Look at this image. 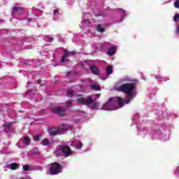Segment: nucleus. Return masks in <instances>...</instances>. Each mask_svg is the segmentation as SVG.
<instances>
[{
    "instance_id": "nucleus-29",
    "label": "nucleus",
    "mask_w": 179,
    "mask_h": 179,
    "mask_svg": "<svg viewBox=\"0 0 179 179\" xmlns=\"http://www.w3.org/2000/svg\"><path fill=\"white\" fill-rule=\"evenodd\" d=\"M155 79H163V77L161 75L155 76Z\"/></svg>"
},
{
    "instance_id": "nucleus-7",
    "label": "nucleus",
    "mask_w": 179,
    "mask_h": 179,
    "mask_svg": "<svg viewBox=\"0 0 179 179\" xmlns=\"http://www.w3.org/2000/svg\"><path fill=\"white\" fill-rule=\"evenodd\" d=\"M61 132V129L59 127H50L48 129V133L50 136H55Z\"/></svg>"
},
{
    "instance_id": "nucleus-21",
    "label": "nucleus",
    "mask_w": 179,
    "mask_h": 179,
    "mask_svg": "<svg viewBox=\"0 0 179 179\" xmlns=\"http://www.w3.org/2000/svg\"><path fill=\"white\" fill-rule=\"evenodd\" d=\"M97 31H99V33H104V31H106V29L104 28L101 27V25L98 24Z\"/></svg>"
},
{
    "instance_id": "nucleus-26",
    "label": "nucleus",
    "mask_w": 179,
    "mask_h": 179,
    "mask_svg": "<svg viewBox=\"0 0 179 179\" xmlns=\"http://www.w3.org/2000/svg\"><path fill=\"white\" fill-rule=\"evenodd\" d=\"M34 140L35 141V142H38V141H40V136L37 135L34 136Z\"/></svg>"
},
{
    "instance_id": "nucleus-4",
    "label": "nucleus",
    "mask_w": 179,
    "mask_h": 179,
    "mask_svg": "<svg viewBox=\"0 0 179 179\" xmlns=\"http://www.w3.org/2000/svg\"><path fill=\"white\" fill-rule=\"evenodd\" d=\"M60 149L64 157H69L73 155V150L71 149V147L66 143H62L60 145Z\"/></svg>"
},
{
    "instance_id": "nucleus-5",
    "label": "nucleus",
    "mask_w": 179,
    "mask_h": 179,
    "mask_svg": "<svg viewBox=\"0 0 179 179\" xmlns=\"http://www.w3.org/2000/svg\"><path fill=\"white\" fill-rule=\"evenodd\" d=\"M78 101L79 104H83V106H89L93 103V99L92 97H89L87 99L85 98H78Z\"/></svg>"
},
{
    "instance_id": "nucleus-2",
    "label": "nucleus",
    "mask_w": 179,
    "mask_h": 179,
    "mask_svg": "<svg viewBox=\"0 0 179 179\" xmlns=\"http://www.w3.org/2000/svg\"><path fill=\"white\" fill-rule=\"evenodd\" d=\"M59 173H62V166H61V164L58 162L51 163L49 174L50 176H57V174H59Z\"/></svg>"
},
{
    "instance_id": "nucleus-24",
    "label": "nucleus",
    "mask_w": 179,
    "mask_h": 179,
    "mask_svg": "<svg viewBox=\"0 0 179 179\" xmlns=\"http://www.w3.org/2000/svg\"><path fill=\"white\" fill-rule=\"evenodd\" d=\"M83 146V143L82 142H79L78 144L76 145V149H82V147Z\"/></svg>"
},
{
    "instance_id": "nucleus-20",
    "label": "nucleus",
    "mask_w": 179,
    "mask_h": 179,
    "mask_svg": "<svg viewBox=\"0 0 179 179\" xmlns=\"http://www.w3.org/2000/svg\"><path fill=\"white\" fill-rule=\"evenodd\" d=\"M74 91L73 90H67V97H73Z\"/></svg>"
},
{
    "instance_id": "nucleus-1",
    "label": "nucleus",
    "mask_w": 179,
    "mask_h": 179,
    "mask_svg": "<svg viewBox=\"0 0 179 179\" xmlns=\"http://www.w3.org/2000/svg\"><path fill=\"white\" fill-rule=\"evenodd\" d=\"M136 87V83H126L117 87V92H122V93H125L126 99H124V103L128 104L131 103V100L134 99V90Z\"/></svg>"
},
{
    "instance_id": "nucleus-14",
    "label": "nucleus",
    "mask_w": 179,
    "mask_h": 179,
    "mask_svg": "<svg viewBox=\"0 0 179 179\" xmlns=\"http://www.w3.org/2000/svg\"><path fill=\"white\" fill-rule=\"evenodd\" d=\"M22 10V7L19 6V4H15V6L13 8V14L15 12H20Z\"/></svg>"
},
{
    "instance_id": "nucleus-27",
    "label": "nucleus",
    "mask_w": 179,
    "mask_h": 179,
    "mask_svg": "<svg viewBox=\"0 0 179 179\" xmlns=\"http://www.w3.org/2000/svg\"><path fill=\"white\" fill-rule=\"evenodd\" d=\"M66 107H69L70 106H72V101H66Z\"/></svg>"
},
{
    "instance_id": "nucleus-30",
    "label": "nucleus",
    "mask_w": 179,
    "mask_h": 179,
    "mask_svg": "<svg viewBox=\"0 0 179 179\" xmlns=\"http://www.w3.org/2000/svg\"><path fill=\"white\" fill-rule=\"evenodd\" d=\"M59 11L58 10V9H55L54 10V15H57V13H59Z\"/></svg>"
},
{
    "instance_id": "nucleus-11",
    "label": "nucleus",
    "mask_w": 179,
    "mask_h": 179,
    "mask_svg": "<svg viewBox=\"0 0 179 179\" xmlns=\"http://www.w3.org/2000/svg\"><path fill=\"white\" fill-rule=\"evenodd\" d=\"M90 70L94 75H99V73L100 72V70H99L97 66H96L95 65L91 66Z\"/></svg>"
},
{
    "instance_id": "nucleus-10",
    "label": "nucleus",
    "mask_w": 179,
    "mask_h": 179,
    "mask_svg": "<svg viewBox=\"0 0 179 179\" xmlns=\"http://www.w3.org/2000/svg\"><path fill=\"white\" fill-rule=\"evenodd\" d=\"M117 52V48L115 46H112L108 50V55L110 57H112V55H114Z\"/></svg>"
},
{
    "instance_id": "nucleus-13",
    "label": "nucleus",
    "mask_w": 179,
    "mask_h": 179,
    "mask_svg": "<svg viewBox=\"0 0 179 179\" xmlns=\"http://www.w3.org/2000/svg\"><path fill=\"white\" fill-rule=\"evenodd\" d=\"M22 142L26 145V146H29L31 143V139H30V137L29 136H25L22 139Z\"/></svg>"
},
{
    "instance_id": "nucleus-33",
    "label": "nucleus",
    "mask_w": 179,
    "mask_h": 179,
    "mask_svg": "<svg viewBox=\"0 0 179 179\" xmlns=\"http://www.w3.org/2000/svg\"><path fill=\"white\" fill-rule=\"evenodd\" d=\"M91 108H96V104L94 103V104L91 106Z\"/></svg>"
},
{
    "instance_id": "nucleus-37",
    "label": "nucleus",
    "mask_w": 179,
    "mask_h": 179,
    "mask_svg": "<svg viewBox=\"0 0 179 179\" xmlns=\"http://www.w3.org/2000/svg\"><path fill=\"white\" fill-rule=\"evenodd\" d=\"M41 82V80H38V85H40V83Z\"/></svg>"
},
{
    "instance_id": "nucleus-12",
    "label": "nucleus",
    "mask_w": 179,
    "mask_h": 179,
    "mask_svg": "<svg viewBox=\"0 0 179 179\" xmlns=\"http://www.w3.org/2000/svg\"><path fill=\"white\" fill-rule=\"evenodd\" d=\"M54 155L57 157H59L62 155V150H61V145H59L56 150L54 151Z\"/></svg>"
},
{
    "instance_id": "nucleus-6",
    "label": "nucleus",
    "mask_w": 179,
    "mask_h": 179,
    "mask_svg": "<svg viewBox=\"0 0 179 179\" xmlns=\"http://www.w3.org/2000/svg\"><path fill=\"white\" fill-rule=\"evenodd\" d=\"M51 111L55 114H59L60 117H65V110L62 108L55 106L53 108H52Z\"/></svg>"
},
{
    "instance_id": "nucleus-35",
    "label": "nucleus",
    "mask_w": 179,
    "mask_h": 179,
    "mask_svg": "<svg viewBox=\"0 0 179 179\" xmlns=\"http://www.w3.org/2000/svg\"><path fill=\"white\" fill-rule=\"evenodd\" d=\"M176 173H179V167L176 170Z\"/></svg>"
},
{
    "instance_id": "nucleus-19",
    "label": "nucleus",
    "mask_w": 179,
    "mask_h": 179,
    "mask_svg": "<svg viewBox=\"0 0 179 179\" xmlns=\"http://www.w3.org/2000/svg\"><path fill=\"white\" fill-rule=\"evenodd\" d=\"M42 145H43V146H48V145H50V140H48V138H44L42 141Z\"/></svg>"
},
{
    "instance_id": "nucleus-31",
    "label": "nucleus",
    "mask_w": 179,
    "mask_h": 179,
    "mask_svg": "<svg viewBox=\"0 0 179 179\" xmlns=\"http://www.w3.org/2000/svg\"><path fill=\"white\" fill-rule=\"evenodd\" d=\"M176 34H179V26L177 27L176 30Z\"/></svg>"
},
{
    "instance_id": "nucleus-39",
    "label": "nucleus",
    "mask_w": 179,
    "mask_h": 179,
    "mask_svg": "<svg viewBox=\"0 0 179 179\" xmlns=\"http://www.w3.org/2000/svg\"><path fill=\"white\" fill-rule=\"evenodd\" d=\"M22 179H24V178H22Z\"/></svg>"
},
{
    "instance_id": "nucleus-38",
    "label": "nucleus",
    "mask_w": 179,
    "mask_h": 179,
    "mask_svg": "<svg viewBox=\"0 0 179 179\" xmlns=\"http://www.w3.org/2000/svg\"><path fill=\"white\" fill-rule=\"evenodd\" d=\"M164 82H166V80H164Z\"/></svg>"
},
{
    "instance_id": "nucleus-25",
    "label": "nucleus",
    "mask_w": 179,
    "mask_h": 179,
    "mask_svg": "<svg viewBox=\"0 0 179 179\" xmlns=\"http://www.w3.org/2000/svg\"><path fill=\"white\" fill-rule=\"evenodd\" d=\"M174 6L175 8H176L177 9H179V0H176L174 3Z\"/></svg>"
},
{
    "instance_id": "nucleus-18",
    "label": "nucleus",
    "mask_w": 179,
    "mask_h": 179,
    "mask_svg": "<svg viewBox=\"0 0 179 179\" xmlns=\"http://www.w3.org/2000/svg\"><path fill=\"white\" fill-rule=\"evenodd\" d=\"M18 167H19V165L16 163H13L10 165V169L11 170H17Z\"/></svg>"
},
{
    "instance_id": "nucleus-15",
    "label": "nucleus",
    "mask_w": 179,
    "mask_h": 179,
    "mask_svg": "<svg viewBox=\"0 0 179 179\" xmlns=\"http://www.w3.org/2000/svg\"><path fill=\"white\" fill-rule=\"evenodd\" d=\"M117 104H119L120 107H124V100L122 99V97L121 96L117 97Z\"/></svg>"
},
{
    "instance_id": "nucleus-23",
    "label": "nucleus",
    "mask_w": 179,
    "mask_h": 179,
    "mask_svg": "<svg viewBox=\"0 0 179 179\" xmlns=\"http://www.w3.org/2000/svg\"><path fill=\"white\" fill-rule=\"evenodd\" d=\"M23 170L24 171H29V170H30V166H29L28 164L24 165Z\"/></svg>"
},
{
    "instance_id": "nucleus-28",
    "label": "nucleus",
    "mask_w": 179,
    "mask_h": 179,
    "mask_svg": "<svg viewBox=\"0 0 179 179\" xmlns=\"http://www.w3.org/2000/svg\"><path fill=\"white\" fill-rule=\"evenodd\" d=\"M63 129H64V131H68V124H63Z\"/></svg>"
},
{
    "instance_id": "nucleus-34",
    "label": "nucleus",
    "mask_w": 179,
    "mask_h": 179,
    "mask_svg": "<svg viewBox=\"0 0 179 179\" xmlns=\"http://www.w3.org/2000/svg\"><path fill=\"white\" fill-rule=\"evenodd\" d=\"M120 10H121L122 12H123V13H125V10L122 9V8H120Z\"/></svg>"
},
{
    "instance_id": "nucleus-9",
    "label": "nucleus",
    "mask_w": 179,
    "mask_h": 179,
    "mask_svg": "<svg viewBox=\"0 0 179 179\" xmlns=\"http://www.w3.org/2000/svg\"><path fill=\"white\" fill-rule=\"evenodd\" d=\"M3 127L4 128V132H6L8 134L10 132V128H12V122L3 124Z\"/></svg>"
},
{
    "instance_id": "nucleus-8",
    "label": "nucleus",
    "mask_w": 179,
    "mask_h": 179,
    "mask_svg": "<svg viewBox=\"0 0 179 179\" xmlns=\"http://www.w3.org/2000/svg\"><path fill=\"white\" fill-rule=\"evenodd\" d=\"M75 54H76V52H69L66 50H64V53L63 55V57L61 59V62L62 64H64V62H65V59H66V58H68V57H70L71 55H75Z\"/></svg>"
},
{
    "instance_id": "nucleus-3",
    "label": "nucleus",
    "mask_w": 179,
    "mask_h": 179,
    "mask_svg": "<svg viewBox=\"0 0 179 179\" xmlns=\"http://www.w3.org/2000/svg\"><path fill=\"white\" fill-rule=\"evenodd\" d=\"M117 108L118 106H117V102L114 101V98H110L108 102L102 106V110H106V111H113L117 110Z\"/></svg>"
},
{
    "instance_id": "nucleus-32",
    "label": "nucleus",
    "mask_w": 179,
    "mask_h": 179,
    "mask_svg": "<svg viewBox=\"0 0 179 179\" xmlns=\"http://www.w3.org/2000/svg\"><path fill=\"white\" fill-rule=\"evenodd\" d=\"M48 41L49 43H51V41H54V38H49Z\"/></svg>"
},
{
    "instance_id": "nucleus-17",
    "label": "nucleus",
    "mask_w": 179,
    "mask_h": 179,
    "mask_svg": "<svg viewBox=\"0 0 179 179\" xmlns=\"http://www.w3.org/2000/svg\"><path fill=\"white\" fill-rule=\"evenodd\" d=\"M113 73V66H109L106 68V75H111Z\"/></svg>"
},
{
    "instance_id": "nucleus-16",
    "label": "nucleus",
    "mask_w": 179,
    "mask_h": 179,
    "mask_svg": "<svg viewBox=\"0 0 179 179\" xmlns=\"http://www.w3.org/2000/svg\"><path fill=\"white\" fill-rule=\"evenodd\" d=\"M91 89L92 90H96V91L101 90V87H100V85H94V84L91 85Z\"/></svg>"
},
{
    "instance_id": "nucleus-22",
    "label": "nucleus",
    "mask_w": 179,
    "mask_h": 179,
    "mask_svg": "<svg viewBox=\"0 0 179 179\" xmlns=\"http://www.w3.org/2000/svg\"><path fill=\"white\" fill-rule=\"evenodd\" d=\"M173 21L177 23V22H179V14L176 13L173 17Z\"/></svg>"
},
{
    "instance_id": "nucleus-36",
    "label": "nucleus",
    "mask_w": 179,
    "mask_h": 179,
    "mask_svg": "<svg viewBox=\"0 0 179 179\" xmlns=\"http://www.w3.org/2000/svg\"><path fill=\"white\" fill-rule=\"evenodd\" d=\"M100 96H101V94H96V97H100Z\"/></svg>"
}]
</instances>
